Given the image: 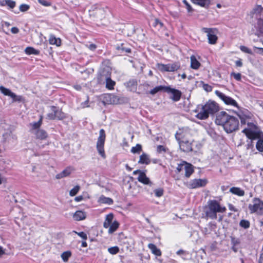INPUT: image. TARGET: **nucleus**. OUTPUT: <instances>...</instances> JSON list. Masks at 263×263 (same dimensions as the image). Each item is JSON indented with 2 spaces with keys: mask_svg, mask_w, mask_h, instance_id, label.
I'll use <instances>...</instances> for the list:
<instances>
[{
  "mask_svg": "<svg viewBox=\"0 0 263 263\" xmlns=\"http://www.w3.org/2000/svg\"><path fill=\"white\" fill-rule=\"evenodd\" d=\"M215 122L222 125L227 133H231L238 129L239 120L234 116L228 115L224 111H221L216 117Z\"/></svg>",
  "mask_w": 263,
  "mask_h": 263,
  "instance_id": "obj_1",
  "label": "nucleus"
},
{
  "mask_svg": "<svg viewBox=\"0 0 263 263\" xmlns=\"http://www.w3.org/2000/svg\"><path fill=\"white\" fill-rule=\"evenodd\" d=\"M219 110V106L214 101L209 100L201 107L198 106L197 108L193 110L196 113L195 117L200 120H205L209 117L210 114H213Z\"/></svg>",
  "mask_w": 263,
  "mask_h": 263,
  "instance_id": "obj_2",
  "label": "nucleus"
},
{
  "mask_svg": "<svg viewBox=\"0 0 263 263\" xmlns=\"http://www.w3.org/2000/svg\"><path fill=\"white\" fill-rule=\"evenodd\" d=\"M175 138L182 151L189 152L192 151V140L188 132L179 130L175 134Z\"/></svg>",
  "mask_w": 263,
  "mask_h": 263,
  "instance_id": "obj_3",
  "label": "nucleus"
},
{
  "mask_svg": "<svg viewBox=\"0 0 263 263\" xmlns=\"http://www.w3.org/2000/svg\"><path fill=\"white\" fill-rule=\"evenodd\" d=\"M226 210V208L221 206L217 201L210 200L205 209V216L211 219H216L217 213H223Z\"/></svg>",
  "mask_w": 263,
  "mask_h": 263,
  "instance_id": "obj_4",
  "label": "nucleus"
},
{
  "mask_svg": "<svg viewBox=\"0 0 263 263\" xmlns=\"http://www.w3.org/2000/svg\"><path fill=\"white\" fill-rule=\"evenodd\" d=\"M42 123V117H41L37 122L30 124L31 127L30 132L31 134L35 135L36 139L44 140L47 138L48 134L45 130L40 128Z\"/></svg>",
  "mask_w": 263,
  "mask_h": 263,
  "instance_id": "obj_5",
  "label": "nucleus"
},
{
  "mask_svg": "<svg viewBox=\"0 0 263 263\" xmlns=\"http://www.w3.org/2000/svg\"><path fill=\"white\" fill-rule=\"evenodd\" d=\"M248 208L250 213L263 215V201L258 198L253 199L252 203L249 204Z\"/></svg>",
  "mask_w": 263,
  "mask_h": 263,
  "instance_id": "obj_6",
  "label": "nucleus"
},
{
  "mask_svg": "<svg viewBox=\"0 0 263 263\" xmlns=\"http://www.w3.org/2000/svg\"><path fill=\"white\" fill-rule=\"evenodd\" d=\"M105 138V131L101 129L99 132V136L98 138L96 147L99 155L103 158L106 157L104 149Z\"/></svg>",
  "mask_w": 263,
  "mask_h": 263,
  "instance_id": "obj_7",
  "label": "nucleus"
},
{
  "mask_svg": "<svg viewBox=\"0 0 263 263\" xmlns=\"http://www.w3.org/2000/svg\"><path fill=\"white\" fill-rule=\"evenodd\" d=\"M249 139H251L260 134L262 133L258 127L252 123H248V127L242 130Z\"/></svg>",
  "mask_w": 263,
  "mask_h": 263,
  "instance_id": "obj_8",
  "label": "nucleus"
},
{
  "mask_svg": "<svg viewBox=\"0 0 263 263\" xmlns=\"http://www.w3.org/2000/svg\"><path fill=\"white\" fill-rule=\"evenodd\" d=\"M203 31L206 33L209 43L212 45L215 44L218 39L217 30L215 29L204 28Z\"/></svg>",
  "mask_w": 263,
  "mask_h": 263,
  "instance_id": "obj_9",
  "label": "nucleus"
},
{
  "mask_svg": "<svg viewBox=\"0 0 263 263\" xmlns=\"http://www.w3.org/2000/svg\"><path fill=\"white\" fill-rule=\"evenodd\" d=\"M215 93L216 96L222 100L226 104L238 107V104L236 101L232 98L226 96L224 93L218 90H216Z\"/></svg>",
  "mask_w": 263,
  "mask_h": 263,
  "instance_id": "obj_10",
  "label": "nucleus"
},
{
  "mask_svg": "<svg viewBox=\"0 0 263 263\" xmlns=\"http://www.w3.org/2000/svg\"><path fill=\"white\" fill-rule=\"evenodd\" d=\"M208 182L205 179H195L190 181L189 186L191 189H195L204 186Z\"/></svg>",
  "mask_w": 263,
  "mask_h": 263,
  "instance_id": "obj_11",
  "label": "nucleus"
},
{
  "mask_svg": "<svg viewBox=\"0 0 263 263\" xmlns=\"http://www.w3.org/2000/svg\"><path fill=\"white\" fill-rule=\"evenodd\" d=\"M165 92L172 95L170 98L174 101H178L181 98V92L179 90L167 87V88H165Z\"/></svg>",
  "mask_w": 263,
  "mask_h": 263,
  "instance_id": "obj_12",
  "label": "nucleus"
},
{
  "mask_svg": "<svg viewBox=\"0 0 263 263\" xmlns=\"http://www.w3.org/2000/svg\"><path fill=\"white\" fill-rule=\"evenodd\" d=\"M108 68H109V67H108ZM110 68H107L106 69L104 68L102 75L103 76H105L106 77V87L109 90H112L114 89L116 83L108 77V74L106 76L105 74L104 73L105 72H106L107 73L110 72Z\"/></svg>",
  "mask_w": 263,
  "mask_h": 263,
  "instance_id": "obj_13",
  "label": "nucleus"
},
{
  "mask_svg": "<svg viewBox=\"0 0 263 263\" xmlns=\"http://www.w3.org/2000/svg\"><path fill=\"white\" fill-rule=\"evenodd\" d=\"M74 171V169L73 167L68 166L62 172L56 175L55 178L57 179H60L69 176Z\"/></svg>",
  "mask_w": 263,
  "mask_h": 263,
  "instance_id": "obj_14",
  "label": "nucleus"
},
{
  "mask_svg": "<svg viewBox=\"0 0 263 263\" xmlns=\"http://www.w3.org/2000/svg\"><path fill=\"white\" fill-rule=\"evenodd\" d=\"M258 139L256 144V149L260 152H263V133L251 138V140Z\"/></svg>",
  "mask_w": 263,
  "mask_h": 263,
  "instance_id": "obj_15",
  "label": "nucleus"
},
{
  "mask_svg": "<svg viewBox=\"0 0 263 263\" xmlns=\"http://www.w3.org/2000/svg\"><path fill=\"white\" fill-rule=\"evenodd\" d=\"M86 216V213L81 211H77L73 214V218L76 221L84 220Z\"/></svg>",
  "mask_w": 263,
  "mask_h": 263,
  "instance_id": "obj_16",
  "label": "nucleus"
},
{
  "mask_svg": "<svg viewBox=\"0 0 263 263\" xmlns=\"http://www.w3.org/2000/svg\"><path fill=\"white\" fill-rule=\"evenodd\" d=\"M151 160L149 156L147 154L145 153H143L140 156L138 163L147 165L149 164Z\"/></svg>",
  "mask_w": 263,
  "mask_h": 263,
  "instance_id": "obj_17",
  "label": "nucleus"
},
{
  "mask_svg": "<svg viewBox=\"0 0 263 263\" xmlns=\"http://www.w3.org/2000/svg\"><path fill=\"white\" fill-rule=\"evenodd\" d=\"M138 180L139 182L144 184H151V182L149 178L146 176L145 174L143 172H140Z\"/></svg>",
  "mask_w": 263,
  "mask_h": 263,
  "instance_id": "obj_18",
  "label": "nucleus"
},
{
  "mask_svg": "<svg viewBox=\"0 0 263 263\" xmlns=\"http://www.w3.org/2000/svg\"><path fill=\"white\" fill-rule=\"evenodd\" d=\"M49 43L51 45H55L59 47L61 45V40L60 38L56 37L54 35L51 34L49 36Z\"/></svg>",
  "mask_w": 263,
  "mask_h": 263,
  "instance_id": "obj_19",
  "label": "nucleus"
},
{
  "mask_svg": "<svg viewBox=\"0 0 263 263\" xmlns=\"http://www.w3.org/2000/svg\"><path fill=\"white\" fill-rule=\"evenodd\" d=\"M230 192L233 194L238 196H243L245 195V191L238 187H232L230 189Z\"/></svg>",
  "mask_w": 263,
  "mask_h": 263,
  "instance_id": "obj_20",
  "label": "nucleus"
},
{
  "mask_svg": "<svg viewBox=\"0 0 263 263\" xmlns=\"http://www.w3.org/2000/svg\"><path fill=\"white\" fill-rule=\"evenodd\" d=\"M0 5L2 6H7L10 9H13L15 7L16 3L12 0H3L0 2Z\"/></svg>",
  "mask_w": 263,
  "mask_h": 263,
  "instance_id": "obj_21",
  "label": "nucleus"
},
{
  "mask_svg": "<svg viewBox=\"0 0 263 263\" xmlns=\"http://www.w3.org/2000/svg\"><path fill=\"white\" fill-rule=\"evenodd\" d=\"M114 216L112 214H109L106 216L105 220L103 223L105 228H108L112 223Z\"/></svg>",
  "mask_w": 263,
  "mask_h": 263,
  "instance_id": "obj_22",
  "label": "nucleus"
},
{
  "mask_svg": "<svg viewBox=\"0 0 263 263\" xmlns=\"http://www.w3.org/2000/svg\"><path fill=\"white\" fill-rule=\"evenodd\" d=\"M184 165H185L184 170V171H185V177L189 178L193 173L194 169L192 165H191V164L186 163Z\"/></svg>",
  "mask_w": 263,
  "mask_h": 263,
  "instance_id": "obj_23",
  "label": "nucleus"
},
{
  "mask_svg": "<svg viewBox=\"0 0 263 263\" xmlns=\"http://www.w3.org/2000/svg\"><path fill=\"white\" fill-rule=\"evenodd\" d=\"M192 2L196 5L202 7H207L210 4V0H191Z\"/></svg>",
  "mask_w": 263,
  "mask_h": 263,
  "instance_id": "obj_24",
  "label": "nucleus"
},
{
  "mask_svg": "<svg viewBox=\"0 0 263 263\" xmlns=\"http://www.w3.org/2000/svg\"><path fill=\"white\" fill-rule=\"evenodd\" d=\"M52 110L53 112H55V119L62 120L65 118L64 114L62 112L61 110L57 109L56 107L52 106Z\"/></svg>",
  "mask_w": 263,
  "mask_h": 263,
  "instance_id": "obj_25",
  "label": "nucleus"
},
{
  "mask_svg": "<svg viewBox=\"0 0 263 263\" xmlns=\"http://www.w3.org/2000/svg\"><path fill=\"white\" fill-rule=\"evenodd\" d=\"M98 202H100V203H104L110 205L113 203V200L110 198L106 197L102 195L99 197L98 199Z\"/></svg>",
  "mask_w": 263,
  "mask_h": 263,
  "instance_id": "obj_26",
  "label": "nucleus"
},
{
  "mask_svg": "<svg viewBox=\"0 0 263 263\" xmlns=\"http://www.w3.org/2000/svg\"><path fill=\"white\" fill-rule=\"evenodd\" d=\"M148 247L152 251V253L156 256H159L161 255V251L158 249L155 245L149 243Z\"/></svg>",
  "mask_w": 263,
  "mask_h": 263,
  "instance_id": "obj_27",
  "label": "nucleus"
},
{
  "mask_svg": "<svg viewBox=\"0 0 263 263\" xmlns=\"http://www.w3.org/2000/svg\"><path fill=\"white\" fill-rule=\"evenodd\" d=\"M127 87L129 88V89L131 91H135L137 89V82L136 80L133 79L131 80H129L127 83L126 85Z\"/></svg>",
  "mask_w": 263,
  "mask_h": 263,
  "instance_id": "obj_28",
  "label": "nucleus"
},
{
  "mask_svg": "<svg viewBox=\"0 0 263 263\" xmlns=\"http://www.w3.org/2000/svg\"><path fill=\"white\" fill-rule=\"evenodd\" d=\"M119 224L118 221H114L112 223H111L110 226L108 228V232L109 234H112L114 232H115L117 229L118 228Z\"/></svg>",
  "mask_w": 263,
  "mask_h": 263,
  "instance_id": "obj_29",
  "label": "nucleus"
},
{
  "mask_svg": "<svg viewBox=\"0 0 263 263\" xmlns=\"http://www.w3.org/2000/svg\"><path fill=\"white\" fill-rule=\"evenodd\" d=\"M153 26L158 30H160L163 27V24L158 18H155L153 23Z\"/></svg>",
  "mask_w": 263,
  "mask_h": 263,
  "instance_id": "obj_30",
  "label": "nucleus"
},
{
  "mask_svg": "<svg viewBox=\"0 0 263 263\" xmlns=\"http://www.w3.org/2000/svg\"><path fill=\"white\" fill-rule=\"evenodd\" d=\"M216 227L215 224L210 223L207 227L203 228L202 232L204 235H208L211 233L212 230Z\"/></svg>",
  "mask_w": 263,
  "mask_h": 263,
  "instance_id": "obj_31",
  "label": "nucleus"
},
{
  "mask_svg": "<svg viewBox=\"0 0 263 263\" xmlns=\"http://www.w3.org/2000/svg\"><path fill=\"white\" fill-rule=\"evenodd\" d=\"M199 57L197 58L195 55L191 57V66H200L201 63L199 61Z\"/></svg>",
  "mask_w": 263,
  "mask_h": 263,
  "instance_id": "obj_32",
  "label": "nucleus"
},
{
  "mask_svg": "<svg viewBox=\"0 0 263 263\" xmlns=\"http://www.w3.org/2000/svg\"><path fill=\"white\" fill-rule=\"evenodd\" d=\"M0 91L4 95L7 96H9L10 97L12 96V93H13V92H12L9 89L5 88V87H4L3 86H0Z\"/></svg>",
  "mask_w": 263,
  "mask_h": 263,
  "instance_id": "obj_33",
  "label": "nucleus"
},
{
  "mask_svg": "<svg viewBox=\"0 0 263 263\" xmlns=\"http://www.w3.org/2000/svg\"><path fill=\"white\" fill-rule=\"evenodd\" d=\"M71 256V252L70 251L64 252L61 254V257L64 262H67L69 258Z\"/></svg>",
  "mask_w": 263,
  "mask_h": 263,
  "instance_id": "obj_34",
  "label": "nucleus"
},
{
  "mask_svg": "<svg viewBox=\"0 0 263 263\" xmlns=\"http://www.w3.org/2000/svg\"><path fill=\"white\" fill-rule=\"evenodd\" d=\"M166 88H167V86H157L150 91V93L152 95H155L156 93H157L158 92L161 91V90H163V91H165Z\"/></svg>",
  "mask_w": 263,
  "mask_h": 263,
  "instance_id": "obj_35",
  "label": "nucleus"
},
{
  "mask_svg": "<svg viewBox=\"0 0 263 263\" xmlns=\"http://www.w3.org/2000/svg\"><path fill=\"white\" fill-rule=\"evenodd\" d=\"M25 52L27 54H34L37 55L39 54V51L35 49L32 47H27L25 49Z\"/></svg>",
  "mask_w": 263,
  "mask_h": 263,
  "instance_id": "obj_36",
  "label": "nucleus"
},
{
  "mask_svg": "<svg viewBox=\"0 0 263 263\" xmlns=\"http://www.w3.org/2000/svg\"><path fill=\"white\" fill-rule=\"evenodd\" d=\"M11 98L12 99V102H22L24 101L23 97L22 96H18L15 95L14 93H12Z\"/></svg>",
  "mask_w": 263,
  "mask_h": 263,
  "instance_id": "obj_37",
  "label": "nucleus"
},
{
  "mask_svg": "<svg viewBox=\"0 0 263 263\" xmlns=\"http://www.w3.org/2000/svg\"><path fill=\"white\" fill-rule=\"evenodd\" d=\"M142 151V146L139 144H137L135 146H134L131 149V152L133 154H140Z\"/></svg>",
  "mask_w": 263,
  "mask_h": 263,
  "instance_id": "obj_38",
  "label": "nucleus"
},
{
  "mask_svg": "<svg viewBox=\"0 0 263 263\" xmlns=\"http://www.w3.org/2000/svg\"><path fill=\"white\" fill-rule=\"evenodd\" d=\"M108 251L110 254L115 255L119 252V248L117 246L112 247L108 249Z\"/></svg>",
  "mask_w": 263,
  "mask_h": 263,
  "instance_id": "obj_39",
  "label": "nucleus"
},
{
  "mask_svg": "<svg viewBox=\"0 0 263 263\" xmlns=\"http://www.w3.org/2000/svg\"><path fill=\"white\" fill-rule=\"evenodd\" d=\"M239 225L242 228L248 229L250 227V223L248 220L243 219L240 221Z\"/></svg>",
  "mask_w": 263,
  "mask_h": 263,
  "instance_id": "obj_40",
  "label": "nucleus"
},
{
  "mask_svg": "<svg viewBox=\"0 0 263 263\" xmlns=\"http://www.w3.org/2000/svg\"><path fill=\"white\" fill-rule=\"evenodd\" d=\"M161 71H174L177 69V67H159Z\"/></svg>",
  "mask_w": 263,
  "mask_h": 263,
  "instance_id": "obj_41",
  "label": "nucleus"
},
{
  "mask_svg": "<svg viewBox=\"0 0 263 263\" xmlns=\"http://www.w3.org/2000/svg\"><path fill=\"white\" fill-rule=\"evenodd\" d=\"M80 189V186L76 185L73 189H72L69 192V195L71 196H73L76 195L77 193L79 192Z\"/></svg>",
  "mask_w": 263,
  "mask_h": 263,
  "instance_id": "obj_42",
  "label": "nucleus"
},
{
  "mask_svg": "<svg viewBox=\"0 0 263 263\" xmlns=\"http://www.w3.org/2000/svg\"><path fill=\"white\" fill-rule=\"evenodd\" d=\"M154 192L155 196L157 197H160L163 195V190L161 188L155 189Z\"/></svg>",
  "mask_w": 263,
  "mask_h": 263,
  "instance_id": "obj_43",
  "label": "nucleus"
},
{
  "mask_svg": "<svg viewBox=\"0 0 263 263\" xmlns=\"http://www.w3.org/2000/svg\"><path fill=\"white\" fill-rule=\"evenodd\" d=\"M240 49L242 52H243L244 53H248V54H252V52L251 50L246 46H240Z\"/></svg>",
  "mask_w": 263,
  "mask_h": 263,
  "instance_id": "obj_44",
  "label": "nucleus"
},
{
  "mask_svg": "<svg viewBox=\"0 0 263 263\" xmlns=\"http://www.w3.org/2000/svg\"><path fill=\"white\" fill-rule=\"evenodd\" d=\"M186 163V162H183V163L178 165L176 168L178 173H180V172L184 171L185 166L184 164Z\"/></svg>",
  "mask_w": 263,
  "mask_h": 263,
  "instance_id": "obj_45",
  "label": "nucleus"
},
{
  "mask_svg": "<svg viewBox=\"0 0 263 263\" xmlns=\"http://www.w3.org/2000/svg\"><path fill=\"white\" fill-rule=\"evenodd\" d=\"M19 8L21 11L25 12L29 9V6L27 4H22L20 6Z\"/></svg>",
  "mask_w": 263,
  "mask_h": 263,
  "instance_id": "obj_46",
  "label": "nucleus"
},
{
  "mask_svg": "<svg viewBox=\"0 0 263 263\" xmlns=\"http://www.w3.org/2000/svg\"><path fill=\"white\" fill-rule=\"evenodd\" d=\"M257 27L261 32H263V20L259 19L257 21Z\"/></svg>",
  "mask_w": 263,
  "mask_h": 263,
  "instance_id": "obj_47",
  "label": "nucleus"
},
{
  "mask_svg": "<svg viewBox=\"0 0 263 263\" xmlns=\"http://www.w3.org/2000/svg\"><path fill=\"white\" fill-rule=\"evenodd\" d=\"M38 2L42 5L46 7L50 6L51 4L50 2L45 0H38Z\"/></svg>",
  "mask_w": 263,
  "mask_h": 263,
  "instance_id": "obj_48",
  "label": "nucleus"
},
{
  "mask_svg": "<svg viewBox=\"0 0 263 263\" xmlns=\"http://www.w3.org/2000/svg\"><path fill=\"white\" fill-rule=\"evenodd\" d=\"M203 88L206 92H211L212 90V87L209 84H203Z\"/></svg>",
  "mask_w": 263,
  "mask_h": 263,
  "instance_id": "obj_49",
  "label": "nucleus"
},
{
  "mask_svg": "<svg viewBox=\"0 0 263 263\" xmlns=\"http://www.w3.org/2000/svg\"><path fill=\"white\" fill-rule=\"evenodd\" d=\"M75 233H76L78 235H79L80 237H81L83 239H87V236L86 233H85L83 232H77L76 231H73Z\"/></svg>",
  "mask_w": 263,
  "mask_h": 263,
  "instance_id": "obj_50",
  "label": "nucleus"
},
{
  "mask_svg": "<svg viewBox=\"0 0 263 263\" xmlns=\"http://www.w3.org/2000/svg\"><path fill=\"white\" fill-rule=\"evenodd\" d=\"M157 151L159 153H161L162 152H165L166 149L163 145H159L157 147Z\"/></svg>",
  "mask_w": 263,
  "mask_h": 263,
  "instance_id": "obj_51",
  "label": "nucleus"
},
{
  "mask_svg": "<svg viewBox=\"0 0 263 263\" xmlns=\"http://www.w3.org/2000/svg\"><path fill=\"white\" fill-rule=\"evenodd\" d=\"M183 3L185 5L186 7V9L189 12H191L193 11V9L192 8V7L191 6V5L187 2V1L186 0H183Z\"/></svg>",
  "mask_w": 263,
  "mask_h": 263,
  "instance_id": "obj_52",
  "label": "nucleus"
},
{
  "mask_svg": "<svg viewBox=\"0 0 263 263\" xmlns=\"http://www.w3.org/2000/svg\"><path fill=\"white\" fill-rule=\"evenodd\" d=\"M231 75L233 76L234 78L237 81H240L241 80V74L239 73L232 72Z\"/></svg>",
  "mask_w": 263,
  "mask_h": 263,
  "instance_id": "obj_53",
  "label": "nucleus"
},
{
  "mask_svg": "<svg viewBox=\"0 0 263 263\" xmlns=\"http://www.w3.org/2000/svg\"><path fill=\"white\" fill-rule=\"evenodd\" d=\"M88 102H89V99H88V97H87V100L85 102H82L81 104V106L82 108L89 107V105L88 104Z\"/></svg>",
  "mask_w": 263,
  "mask_h": 263,
  "instance_id": "obj_54",
  "label": "nucleus"
},
{
  "mask_svg": "<svg viewBox=\"0 0 263 263\" xmlns=\"http://www.w3.org/2000/svg\"><path fill=\"white\" fill-rule=\"evenodd\" d=\"M47 117L49 119L53 120L55 119V112H53L49 113L47 115Z\"/></svg>",
  "mask_w": 263,
  "mask_h": 263,
  "instance_id": "obj_55",
  "label": "nucleus"
},
{
  "mask_svg": "<svg viewBox=\"0 0 263 263\" xmlns=\"http://www.w3.org/2000/svg\"><path fill=\"white\" fill-rule=\"evenodd\" d=\"M228 206H229V210L232 211H234V212L238 211V210L236 208H235V206L231 204H229Z\"/></svg>",
  "mask_w": 263,
  "mask_h": 263,
  "instance_id": "obj_56",
  "label": "nucleus"
},
{
  "mask_svg": "<svg viewBox=\"0 0 263 263\" xmlns=\"http://www.w3.org/2000/svg\"><path fill=\"white\" fill-rule=\"evenodd\" d=\"M11 31L13 34H16L19 32V29L17 27H14L11 29Z\"/></svg>",
  "mask_w": 263,
  "mask_h": 263,
  "instance_id": "obj_57",
  "label": "nucleus"
},
{
  "mask_svg": "<svg viewBox=\"0 0 263 263\" xmlns=\"http://www.w3.org/2000/svg\"><path fill=\"white\" fill-rule=\"evenodd\" d=\"M255 49L257 50V51H256L257 53L261 54V55H263V48H256V47H255Z\"/></svg>",
  "mask_w": 263,
  "mask_h": 263,
  "instance_id": "obj_58",
  "label": "nucleus"
},
{
  "mask_svg": "<svg viewBox=\"0 0 263 263\" xmlns=\"http://www.w3.org/2000/svg\"><path fill=\"white\" fill-rule=\"evenodd\" d=\"M118 49H121V50H122L123 51H125L127 53L130 52V49L129 48H124L123 47H118Z\"/></svg>",
  "mask_w": 263,
  "mask_h": 263,
  "instance_id": "obj_59",
  "label": "nucleus"
},
{
  "mask_svg": "<svg viewBox=\"0 0 263 263\" xmlns=\"http://www.w3.org/2000/svg\"><path fill=\"white\" fill-rule=\"evenodd\" d=\"M83 197L82 196H79L75 198L74 200L77 202L81 201L83 200Z\"/></svg>",
  "mask_w": 263,
  "mask_h": 263,
  "instance_id": "obj_60",
  "label": "nucleus"
},
{
  "mask_svg": "<svg viewBox=\"0 0 263 263\" xmlns=\"http://www.w3.org/2000/svg\"><path fill=\"white\" fill-rule=\"evenodd\" d=\"M88 48L91 50H94L96 48V46L95 44H90Z\"/></svg>",
  "mask_w": 263,
  "mask_h": 263,
  "instance_id": "obj_61",
  "label": "nucleus"
},
{
  "mask_svg": "<svg viewBox=\"0 0 263 263\" xmlns=\"http://www.w3.org/2000/svg\"><path fill=\"white\" fill-rule=\"evenodd\" d=\"M259 263H263V252L261 253L259 259Z\"/></svg>",
  "mask_w": 263,
  "mask_h": 263,
  "instance_id": "obj_62",
  "label": "nucleus"
},
{
  "mask_svg": "<svg viewBox=\"0 0 263 263\" xmlns=\"http://www.w3.org/2000/svg\"><path fill=\"white\" fill-rule=\"evenodd\" d=\"M237 66H240L242 64L241 60H238L235 62Z\"/></svg>",
  "mask_w": 263,
  "mask_h": 263,
  "instance_id": "obj_63",
  "label": "nucleus"
},
{
  "mask_svg": "<svg viewBox=\"0 0 263 263\" xmlns=\"http://www.w3.org/2000/svg\"><path fill=\"white\" fill-rule=\"evenodd\" d=\"M73 87L77 90H80L82 88L81 86L79 85H74Z\"/></svg>",
  "mask_w": 263,
  "mask_h": 263,
  "instance_id": "obj_64",
  "label": "nucleus"
}]
</instances>
